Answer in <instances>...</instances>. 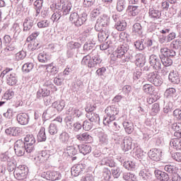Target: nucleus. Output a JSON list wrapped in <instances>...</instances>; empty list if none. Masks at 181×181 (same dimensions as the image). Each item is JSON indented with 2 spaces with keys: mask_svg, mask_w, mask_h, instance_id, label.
<instances>
[{
  "mask_svg": "<svg viewBox=\"0 0 181 181\" xmlns=\"http://www.w3.org/2000/svg\"><path fill=\"white\" fill-rule=\"evenodd\" d=\"M103 60L98 57V55L91 57L90 55L85 56L81 62V64L87 66L88 69H95L97 66H100Z\"/></svg>",
  "mask_w": 181,
  "mask_h": 181,
  "instance_id": "nucleus-1",
  "label": "nucleus"
},
{
  "mask_svg": "<svg viewBox=\"0 0 181 181\" xmlns=\"http://www.w3.org/2000/svg\"><path fill=\"white\" fill-rule=\"evenodd\" d=\"M28 174L29 169L25 165H19L13 172L14 177L17 180H25L28 177Z\"/></svg>",
  "mask_w": 181,
  "mask_h": 181,
  "instance_id": "nucleus-2",
  "label": "nucleus"
},
{
  "mask_svg": "<svg viewBox=\"0 0 181 181\" xmlns=\"http://www.w3.org/2000/svg\"><path fill=\"white\" fill-rule=\"evenodd\" d=\"M1 74L5 76L8 86H16L18 83V76H16V74L12 71V69L7 68L4 69Z\"/></svg>",
  "mask_w": 181,
  "mask_h": 181,
  "instance_id": "nucleus-3",
  "label": "nucleus"
},
{
  "mask_svg": "<svg viewBox=\"0 0 181 181\" xmlns=\"http://www.w3.org/2000/svg\"><path fill=\"white\" fill-rule=\"evenodd\" d=\"M71 3L70 1H58L55 4V9L58 11H61L63 16H66V15H69L70 13V11H71Z\"/></svg>",
  "mask_w": 181,
  "mask_h": 181,
  "instance_id": "nucleus-4",
  "label": "nucleus"
},
{
  "mask_svg": "<svg viewBox=\"0 0 181 181\" xmlns=\"http://www.w3.org/2000/svg\"><path fill=\"white\" fill-rule=\"evenodd\" d=\"M147 80L150 83H152V84L155 85L156 87H159L163 83V80L162 79V77H160L156 71L150 73L147 76Z\"/></svg>",
  "mask_w": 181,
  "mask_h": 181,
  "instance_id": "nucleus-5",
  "label": "nucleus"
},
{
  "mask_svg": "<svg viewBox=\"0 0 181 181\" xmlns=\"http://www.w3.org/2000/svg\"><path fill=\"white\" fill-rule=\"evenodd\" d=\"M49 158L50 152L49 151H41L35 155L34 160L36 163H46Z\"/></svg>",
  "mask_w": 181,
  "mask_h": 181,
  "instance_id": "nucleus-6",
  "label": "nucleus"
},
{
  "mask_svg": "<svg viewBox=\"0 0 181 181\" xmlns=\"http://www.w3.org/2000/svg\"><path fill=\"white\" fill-rule=\"evenodd\" d=\"M42 177L46 179V180H60L62 179V174L59 171H47L42 173Z\"/></svg>",
  "mask_w": 181,
  "mask_h": 181,
  "instance_id": "nucleus-7",
  "label": "nucleus"
},
{
  "mask_svg": "<svg viewBox=\"0 0 181 181\" xmlns=\"http://www.w3.org/2000/svg\"><path fill=\"white\" fill-rule=\"evenodd\" d=\"M110 22V18L107 16H103L98 18L96 24L95 25V29L98 32H101L104 28L108 26V23Z\"/></svg>",
  "mask_w": 181,
  "mask_h": 181,
  "instance_id": "nucleus-8",
  "label": "nucleus"
},
{
  "mask_svg": "<svg viewBox=\"0 0 181 181\" xmlns=\"http://www.w3.org/2000/svg\"><path fill=\"white\" fill-rule=\"evenodd\" d=\"M25 143L22 139L17 140L14 144V151L17 156L25 155Z\"/></svg>",
  "mask_w": 181,
  "mask_h": 181,
  "instance_id": "nucleus-9",
  "label": "nucleus"
},
{
  "mask_svg": "<svg viewBox=\"0 0 181 181\" xmlns=\"http://www.w3.org/2000/svg\"><path fill=\"white\" fill-rule=\"evenodd\" d=\"M105 112L108 117L112 118V119H115V116L119 114V109L118 106L112 105L105 109Z\"/></svg>",
  "mask_w": 181,
  "mask_h": 181,
  "instance_id": "nucleus-10",
  "label": "nucleus"
},
{
  "mask_svg": "<svg viewBox=\"0 0 181 181\" xmlns=\"http://www.w3.org/2000/svg\"><path fill=\"white\" fill-rule=\"evenodd\" d=\"M148 158L156 162H159L162 158V151L158 148H152L148 153Z\"/></svg>",
  "mask_w": 181,
  "mask_h": 181,
  "instance_id": "nucleus-11",
  "label": "nucleus"
},
{
  "mask_svg": "<svg viewBox=\"0 0 181 181\" xmlns=\"http://www.w3.org/2000/svg\"><path fill=\"white\" fill-rule=\"evenodd\" d=\"M112 60H117V59H122L125 57V49L122 47H119L111 54Z\"/></svg>",
  "mask_w": 181,
  "mask_h": 181,
  "instance_id": "nucleus-12",
  "label": "nucleus"
},
{
  "mask_svg": "<svg viewBox=\"0 0 181 181\" xmlns=\"http://www.w3.org/2000/svg\"><path fill=\"white\" fill-rule=\"evenodd\" d=\"M86 169V167L83 164H77L72 167L71 173L72 176H78L80 173Z\"/></svg>",
  "mask_w": 181,
  "mask_h": 181,
  "instance_id": "nucleus-13",
  "label": "nucleus"
},
{
  "mask_svg": "<svg viewBox=\"0 0 181 181\" xmlns=\"http://www.w3.org/2000/svg\"><path fill=\"white\" fill-rule=\"evenodd\" d=\"M148 16L153 21H156L158 19H160V16H162V13L159 10L155 9L153 7L149 8Z\"/></svg>",
  "mask_w": 181,
  "mask_h": 181,
  "instance_id": "nucleus-14",
  "label": "nucleus"
},
{
  "mask_svg": "<svg viewBox=\"0 0 181 181\" xmlns=\"http://www.w3.org/2000/svg\"><path fill=\"white\" fill-rule=\"evenodd\" d=\"M149 63L153 69H156V70H159V69H160V62L156 55L152 54L150 56Z\"/></svg>",
  "mask_w": 181,
  "mask_h": 181,
  "instance_id": "nucleus-15",
  "label": "nucleus"
},
{
  "mask_svg": "<svg viewBox=\"0 0 181 181\" xmlns=\"http://www.w3.org/2000/svg\"><path fill=\"white\" fill-rule=\"evenodd\" d=\"M7 135L11 136H19L22 132V129L19 127H10L6 129L5 131Z\"/></svg>",
  "mask_w": 181,
  "mask_h": 181,
  "instance_id": "nucleus-16",
  "label": "nucleus"
},
{
  "mask_svg": "<svg viewBox=\"0 0 181 181\" xmlns=\"http://www.w3.org/2000/svg\"><path fill=\"white\" fill-rule=\"evenodd\" d=\"M156 177L160 181H168L169 180V175L163 171L159 170H156L154 171Z\"/></svg>",
  "mask_w": 181,
  "mask_h": 181,
  "instance_id": "nucleus-17",
  "label": "nucleus"
},
{
  "mask_svg": "<svg viewBox=\"0 0 181 181\" xmlns=\"http://www.w3.org/2000/svg\"><path fill=\"white\" fill-rule=\"evenodd\" d=\"M139 12H141V9L136 6H129L127 9V13L129 16H136L139 15Z\"/></svg>",
  "mask_w": 181,
  "mask_h": 181,
  "instance_id": "nucleus-18",
  "label": "nucleus"
},
{
  "mask_svg": "<svg viewBox=\"0 0 181 181\" xmlns=\"http://www.w3.org/2000/svg\"><path fill=\"white\" fill-rule=\"evenodd\" d=\"M146 60V57H145V54L139 53L136 55L135 64L137 67H143Z\"/></svg>",
  "mask_w": 181,
  "mask_h": 181,
  "instance_id": "nucleus-19",
  "label": "nucleus"
},
{
  "mask_svg": "<svg viewBox=\"0 0 181 181\" xmlns=\"http://www.w3.org/2000/svg\"><path fill=\"white\" fill-rule=\"evenodd\" d=\"M171 130L174 132V136L181 138V122L173 123L171 125Z\"/></svg>",
  "mask_w": 181,
  "mask_h": 181,
  "instance_id": "nucleus-20",
  "label": "nucleus"
},
{
  "mask_svg": "<svg viewBox=\"0 0 181 181\" xmlns=\"http://www.w3.org/2000/svg\"><path fill=\"white\" fill-rule=\"evenodd\" d=\"M17 121L21 125H26L29 122V116L26 113H20L17 115Z\"/></svg>",
  "mask_w": 181,
  "mask_h": 181,
  "instance_id": "nucleus-21",
  "label": "nucleus"
},
{
  "mask_svg": "<svg viewBox=\"0 0 181 181\" xmlns=\"http://www.w3.org/2000/svg\"><path fill=\"white\" fill-rule=\"evenodd\" d=\"M160 53L163 57H173L176 56V52L173 49H169L168 47L161 48Z\"/></svg>",
  "mask_w": 181,
  "mask_h": 181,
  "instance_id": "nucleus-22",
  "label": "nucleus"
},
{
  "mask_svg": "<svg viewBox=\"0 0 181 181\" xmlns=\"http://www.w3.org/2000/svg\"><path fill=\"white\" fill-rule=\"evenodd\" d=\"M170 145L173 149H175L176 151H180L181 150V139L180 138H175L172 139Z\"/></svg>",
  "mask_w": 181,
  "mask_h": 181,
  "instance_id": "nucleus-23",
  "label": "nucleus"
},
{
  "mask_svg": "<svg viewBox=\"0 0 181 181\" xmlns=\"http://www.w3.org/2000/svg\"><path fill=\"white\" fill-rule=\"evenodd\" d=\"M47 72L49 74V76H56L59 73L57 67L53 65V63L45 65Z\"/></svg>",
  "mask_w": 181,
  "mask_h": 181,
  "instance_id": "nucleus-24",
  "label": "nucleus"
},
{
  "mask_svg": "<svg viewBox=\"0 0 181 181\" xmlns=\"http://www.w3.org/2000/svg\"><path fill=\"white\" fill-rule=\"evenodd\" d=\"M168 78L173 84H179L180 83V78L179 77V74L177 72H170Z\"/></svg>",
  "mask_w": 181,
  "mask_h": 181,
  "instance_id": "nucleus-25",
  "label": "nucleus"
},
{
  "mask_svg": "<svg viewBox=\"0 0 181 181\" xmlns=\"http://www.w3.org/2000/svg\"><path fill=\"white\" fill-rule=\"evenodd\" d=\"M76 139H78V141H81L82 142H83V141H88V142L90 141H93V136H91L87 132L80 134H77L76 136Z\"/></svg>",
  "mask_w": 181,
  "mask_h": 181,
  "instance_id": "nucleus-26",
  "label": "nucleus"
},
{
  "mask_svg": "<svg viewBox=\"0 0 181 181\" xmlns=\"http://www.w3.org/2000/svg\"><path fill=\"white\" fill-rule=\"evenodd\" d=\"M52 87L50 86L45 85L42 88L40 89L38 94H40L42 97H49L50 95V90Z\"/></svg>",
  "mask_w": 181,
  "mask_h": 181,
  "instance_id": "nucleus-27",
  "label": "nucleus"
},
{
  "mask_svg": "<svg viewBox=\"0 0 181 181\" xmlns=\"http://www.w3.org/2000/svg\"><path fill=\"white\" fill-rule=\"evenodd\" d=\"M142 90L146 94H150V95H152L154 94L155 87H153L152 84L146 83L143 86Z\"/></svg>",
  "mask_w": 181,
  "mask_h": 181,
  "instance_id": "nucleus-28",
  "label": "nucleus"
},
{
  "mask_svg": "<svg viewBox=\"0 0 181 181\" xmlns=\"http://www.w3.org/2000/svg\"><path fill=\"white\" fill-rule=\"evenodd\" d=\"M78 148L81 153H83V155H87L91 152V146L90 145L81 144L78 146Z\"/></svg>",
  "mask_w": 181,
  "mask_h": 181,
  "instance_id": "nucleus-29",
  "label": "nucleus"
},
{
  "mask_svg": "<svg viewBox=\"0 0 181 181\" xmlns=\"http://www.w3.org/2000/svg\"><path fill=\"white\" fill-rule=\"evenodd\" d=\"M132 32L136 36L142 35L143 31H142V25H141V23H136L134 24L132 28Z\"/></svg>",
  "mask_w": 181,
  "mask_h": 181,
  "instance_id": "nucleus-30",
  "label": "nucleus"
},
{
  "mask_svg": "<svg viewBox=\"0 0 181 181\" xmlns=\"http://www.w3.org/2000/svg\"><path fill=\"white\" fill-rule=\"evenodd\" d=\"M123 149L124 151H129V149H132V138L131 137H127L124 138L123 141Z\"/></svg>",
  "mask_w": 181,
  "mask_h": 181,
  "instance_id": "nucleus-31",
  "label": "nucleus"
},
{
  "mask_svg": "<svg viewBox=\"0 0 181 181\" xmlns=\"http://www.w3.org/2000/svg\"><path fill=\"white\" fill-rule=\"evenodd\" d=\"M34 21L32 17H28L25 18L23 27L25 30H30V29H32V27L33 26Z\"/></svg>",
  "mask_w": 181,
  "mask_h": 181,
  "instance_id": "nucleus-32",
  "label": "nucleus"
},
{
  "mask_svg": "<svg viewBox=\"0 0 181 181\" xmlns=\"http://www.w3.org/2000/svg\"><path fill=\"white\" fill-rule=\"evenodd\" d=\"M86 21H87V14L86 13H82L81 16H78V20L75 23V26H81L84 25Z\"/></svg>",
  "mask_w": 181,
  "mask_h": 181,
  "instance_id": "nucleus-33",
  "label": "nucleus"
},
{
  "mask_svg": "<svg viewBox=\"0 0 181 181\" xmlns=\"http://www.w3.org/2000/svg\"><path fill=\"white\" fill-rule=\"evenodd\" d=\"M86 117L90 122H97V121H100V115L95 112H88Z\"/></svg>",
  "mask_w": 181,
  "mask_h": 181,
  "instance_id": "nucleus-34",
  "label": "nucleus"
},
{
  "mask_svg": "<svg viewBox=\"0 0 181 181\" xmlns=\"http://www.w3.org/2000/svg\"><path fill=\"white\" fill-rule=\"evenodd\" d=\"M37 138L40 142L46 141V129H45V127L40 129Z\"/></svg>",
  "mask_w": 181,
  "mask_h": 181,
  "instance_id": "nucleus-35",
  "label": "nucleus"
},
{
  "mask_svg": "<svg viewBox=\"0 0 181 181\" xmlns=\"http://www.w3.org/2000/svg\"><path fill=\"white\" fill-rule=\"evenodd\" d=\"M123 127L127 134H132L134 132V124L132 122L125 121L123 122Z\"/></svg>",
  "mask_w": 181,
  "mask_h": 181,
  "instance_id": "nucleus-36",
  "label": "nucleus"
},
{
  "mask_svg": "<svg viewBox=\"0 0 181 181\" xmlns=\"http://www.w3.org/2000/svg\"><path fill=\"white\" fill-rule=\"evenodd\" d=\"M115 29L119 32H122L127 29V22L125 21H118L115 25Z\"/></svg>",
  "mask_w": 181,
  "mask_h": 181,
  "instance_id": "nucleus-37",
  "label": "nucleus"
},
{
  "mask_svg": "<svg viewBox=\"0 0 181 181\" xmlns=\"http://www.w3.org/2000/svg\"><path fill=\"white\" fill-rule=\"evenodd\" d=\"M33 67H35V65L32 62H28L23 65L22 70L23 73H29L33 70Z\"/></svg>",
  "mask_w": 181,
  "mask_h": 181,
  "instance_id": "nucleus-38",
  "label": "nucleus"
},
{
  "mask_svg": "<svg viewBox=\"0 0 181 181\" xmlns=\"http://www.w3.org/2000/svg\"><path fill=\"white\" fill-rule=\"evenodd\" d=\"M159 111H160L159 104L154 103L152 105V108L150 112V115H152L153 117H155V115H158V114L159 113Z\"/></svg>",
  "mask_w": 181,
  "mask_h": 181,
  "instance_id": "nucleus-39",
  "label": "nucleus"
},
{
  "mask_svg": "<svg viewBox=\"0 0 181 181\" xmlns=\"http://www.w3.org/2000/svg\"><path fill=\"white\" fill-rule=\"evenodd\" d=\"M111 171L108 168H104L103 173V179L105 181H110L111 180Z\"/></svg>",
  "mask_w": 181,
  "mask_h": 181,
  "instance_id": "nucleus-40",
  "label": "nucleus"
},
{
  "mask_svg": "<svg viewBox=\"0 0 181 181\" xmlns=\"http://www.w3.org/2000/svg\"><path fill=\"white\" fill-rule=\"evenodd\" d=\"M66 47L69 49V50H73V49H79V47H81V44H80V42H74L71 41L68 42Z\"/></svg>",
  "mask_w": 181,
  "mask_h": 181,
  "instance_id": "nucleus-41",
  "label": "nucleus"
},
{
  "mask_svg": "<svg viewBox=\"0 0 181 181\" xmlns=\"http://www.w3.org/2000/svg\"><path fill=\"white\" fill-rule=\"evenodd\" d=\"M34 6L35 9L36 11L35 16H39V14L40 13V11L42 10V2L39 0H37L34 2Z\"/></svg>",
  "mask_w": 181,
  "mask_h": 181,
  "instance_id": "nucleus-42",
  "label": "nucleus"
},
{
  "mask_svg": "<svg viewBox=\"0 0 181 181\" xmlns=\"http://www.w3.org/2000/svg\"><path fill=\"white\" fill-rule=\"evenodd\" d=\"M64 103L63 101L61 102H54L52 103V107L54 108H56L57 111H63V109L64 108Z\"/></svg>",
  "mask_w": 181,
  "mask_h": 181,
  "instance_id": "nucleus-43",
  "label": "nucleus"
},
{
  "mask_svg": "<svg viewBox=\"0 0 181 181\" xmlns=\"http://www.w3.org/2000/svg\"><path fill=\"white\" fill-rule=\"evenodd\" d=\"M123 166L128 170H132V169H135V162L131 160L125 161Z\"/></svg>",
  "mask_w": 181,
  "mask_h": 181,
  "instance_id": "nucleus-44",
  "label": "nucleus"
},
{
  "mask_svg": "<svg viewBox=\"0 0 181 181\" xmlns=\"http://www.w3.org/2000/svg\"><path fill=\"white\" fill-rule=\"evenodd\" d=\"M24 141L25 142H27L30 145H34L35 142H36V140L35 139V136H33V134H27L24 138Z\"/></svg>",
  "mask_w": 181,
  "mask_h": 181,
  "instance_id": "nucleus-45",
  "label": "nucleus"
},
{
  "mask_svg": "<svg viewBox=\"0 0 181 181\" xmlns=\"http://www.w3.org/2000/svg\"><path fill=\"white\" fill-rule=\"evenodd\" d=\"M161 62L165 67H169V66H172L173 64V61L169 58V57H163L161 59Z\"/></svg>",
  "mask_w": 181,
  "mask_h": 181,
  "instance_id": "nucleus-46",
  "label": "nucleus"
},
{
  "mask_svg": "<svg viewBox=\"0 0 181 181\" xmlns=\"http://www.w3.org/2000/svg\"><path fill=\"white\" fill-rule=\"evenodd\" d=\"M123 178L124 179V180L127 181H136V176L129 173H124L123 175Z\"/></svg>",
  "mask_w": 181,
  "mask_h": 181,
  "instance_id": "nucleus-47",
  "label": "nucleus"
},
{
  "mask_svg": "<svg viewBox=\"0 0 181 181\" xmlns=\"http://www.w3.org/2000/svg\"><path fill=\"white\" fill-rule=\"evenodd\" d=\"M116 8L118 12H122L125 9V0H118Z\"/></svg>",
  "mask_w": 181,
  "mask_h": 181,
  "instance_id": "nucleus-48",
  "label": "nucleus"
},
{
  "mask_svg": "<svg viewBox=\"0 0 181 181\" xmlns=\"http://www.w3.org/2000/svg\"><path fill=\"white\" fill-rule=\"evenodd\" d=\"M66 153L69 156H74V155H77V149L74 146H68L66 148Z\"/></svg>",
  "mask_w": 181,
  "mask_h": 181,
  "instance_id": "nucleus-49",
  "label": "nucleus"
},
{
  "mask_svg": "<svg viewBox=\"0 0 181 181\" xmlns=\"http://www.w3.org/2000/svg\"><path fill=\"white\" fill-rule=\"evenodd\" d=\"M37 25L40 29H43L45 28H49V25H50V23L47 20H42L38 22Z\"/></svg>",
  "mask_w": 181,
  "mask_h": 181,
  "instance_id": "nucleus-50",
  "label": "nucleus"
},
{
  "mask_svg": "<svg viewBox=\"0 0 181 181\" xmlns=\"http://www.w3.org/2000/svg\"><path fill=\"white\" fill-rule=\"evenodd\" d=\"M70 136H69V134L66 132H62L59 136V141L65 144L66 142H69Z\"/></svg>",
  "mask_w": 181,
  "mask_h": 181,
  "instance_id": "nucleus-51",
  "label": "nucleus"
},
{
  "mask_svg": "<svg viewBox=\"0 0 181 181\" xmlns=\"http://www.w3.org/2000/svg\"><path fill=\"white\" fill-rule=\"evenodd\" d=\"M173 49H180L181 48V37L173 40L171 43Z\"/></svg>",
  "mask_w": 181,
  "mask_h": 181,
  "instance_id": "nucleus-52",
  "label": "nucleus"
},
{
  "mask_svg": "<svg viewBox=\"0 0 181 181\" xmlns=\"http://www.w3.org/2000/svg\"><path fill=\"white\" fill-rule=\"evenodd\" d=\"M164 170L168 173H175L176 172V166L172 165H167L164 168Z\"/></svg>",
  "mask_w": 181,
  "mask_h": 181,
  "instance_id": "nucleus-53",
  "label": "nucleus"
},
{
  "mask_svg": "<svg viewBox=\"0 0 181 181\" xmlns=\"http://www.w3.org/2000/svg\"><path fill=\"white\" fill-rule=\"evenodd\" d=\"M40 35V31L36 30L35 32L33 33L29 37L27 38V42H32V40H35L37 36Z\"/></svg>",
  "mask_w": 181,
  "mask_h": 181,
  "instance_id": "nucleus-54",
  "label": "nucleus"
},
{
  "mask_svg": "<svg viewBox=\"0 0 181 181\" xmlns=\"http://www.w3.org/2000/svg\"><path fill=\"white\" fill-rule=\"evenodd\" d=\"M26 57V52L25 51H20L16 54V60H23Z\"/></svg>",
  "mask_w": 181,
  "mask_h": 181,
  "instance_id": "nucleus-55",
  "label": "nucleus"
},
{
  "mask_svg": "<svg viewBox=\"0 0 181 181\" xmlns=\"http://www.w3.org/2000/svg\"><path fill=\"white\" fill-rule=\"evenodd\" d=\"M134 46L138 50H144L145 49V45H144L143 40H138L134 42Z\"/></svg>",
  "mask_w": 181,
  "mask_h": 181,
  "instance_id": "nucleus-56",
  "label": "nucleus"
},
{
  "mask_svg": "<svg viewBox=\"0 0 181 181\" xmlns=\"http://www.w3.org/2000/svg\"><path fill=\"white\" fill-rule=\"evenodd\" d=\"M37 59L40 63H46L47 62V55L45 53H40Z\"/></svg>",
  "mask_w": 181,
  "mask_h": 181,
  "instance_id": "nucleus-57",
  "label": "nucleus"
},
{
  "mask_svg": "<svg viewBox=\"0 0 181 181\" xmlns=\"http://www.w3.org/2000/svg\"><path fill=\"white\" fill-rule=\"evenodd\" d=\"M78 13L74 12L71 13L70 17H69V21L70 22H72V23H76L77 22V20L78 19Z\"/></svg>",
  "mask_w": 181,
  "mask_h": 181,
  "instance_id": "nucleus-58",
  "label": "nucleus"
},
{
  "mask_svg": "<svg viewBox=\"0 0 181 181\" xmlns=\"http://www.w3.org/2000/svg\"><path fill=\"white\" fill-rule=\"evenodd\" d=\"M173 115L175 119H177L178 121H181V110L180 109H176L173 111Z\"/></svg>",
  "mask_w": 181,
  "mask_h": 181,
  "instance_id": "nucleus-59",
  "label": "nucleus"
},
{
  "mask_svg": "<svg viewBox=\"0 0 181 181\" xmlns=\"http://www.w3.org/2000/svg\"><path fill=\"white\" fill-rule=\"evenodd\" d=\"M93 128V124L88 121H84L83 124V129L85 131H90Z\"/></svg>",
  "mask_w": 181,
  "mask_h": 181,
  "instance_id": "nucleus-60",
  "label": "nucleus"
},
{
  "mask_svg": "<svg viewBox=\"0 0 181 181\" xmlns=\"http://www.w3.org/2000/svg\"><path fill=\"white\" fill-rule=\"evenodd\" d=\"M174 94H176V89L174 88H170L167 89L165 92V95L167 97H172Z\"/></svg>",
  "mask_w": 181,
  "mask_h": 181,
  "instance_id": "nucleus-61",
  "label": "nucleus"
},
{
  "mask_svg": "<svg viewBox=\"0 0 181 181\" xmlns=\"http://www.w3.org/2000/svg\"><path fill=\"white\" fill-rule=\"evenodd\" d=\"M49 134L51 135H54V134H57V127L54 123L50 124L49 125Z\"/></svg>",
  "mask_w": 181,
  "mask_h": 181,
  "instance_id": "nucleus-62",
  "label": "nucleus"
},
{
  "mask_svg": "<svg viewBox=\"0 0 181 181\" xmlns=\"http://www.w3.org/2000/svg\"><path fill=\"white\" fill-rule=\"evenodd\" d=\"M14 95V93L13 90H8L7 91H6V93H4V98L6 100H11L12 99V98Z\"/></svg>",
  "mask_w": 181,
  "mask_h": 181,
  "instance_id": "nucleus-63",
  "label": "nucleus"
},
{
  "mask_svg": "<svg viewBox=\"0 0 181 181\" xmlns=\"http://www.w3.org/2000/svg\"><path fill=\"white\" fill-rule=\"evenodd\" d=\"M105 71H107V69H105V67H101L99 68L98 70H96L95 73L97 74V76H104V74H105Z\"/></svg>",
  "mask_w": 181,
  "mask_h": 181,
  "instance_id": "nucleus-64",
  "label": "nucleus"
}]
</instances>
